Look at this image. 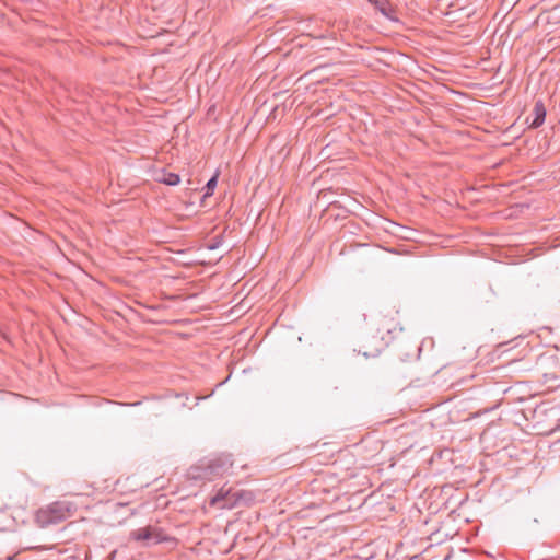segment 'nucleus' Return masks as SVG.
<instances>
[{
    "mask_svg": "<svg viewBox=\"0 0 560 560\" xmlns=\"http://www.w3.org/2000/svg\"><path fill=\"white\" fill-rule=\"evenodd\" d=\"M129 540L138 542L141 547H150L162 542L170 545L171 548L177 545L176 538L167 535L163 528L156 525H147L131 530Z\"/></svg>",
    "mask_w": 560,
    "mask_h": 560,
    "instance_id": "nucleus-1",
    "label": "nucleus"
},
{
    "mask_svg": "<svg viewBox=\"0 0 560 560\" xmlns=\"http://www.w3.org/2000/svg\"><path fill=\"white\" fill-rule=\"evenodd\" d=\"M73 505L66 501H56L39 509L35 514V521L39 527L45 528L66 521L73 514Z\"/></svg>",
    "mask_w": 560,
    "mask_h": 560,
    "instance_id": "nucleus-2",
    "label": "nucleus"
},
{
    "mask_svg": "<svg viewBox=\"0 0 560 560\" xmlns=\"http://www.w3.org/2000/svg\"><path fill=\"white\" fill-rule=\"evenodd\" d=\"M253 500L254 494L250 491L222 487L217 494L210 499L209 504L210 506L231 510L240 504H248Z\"/></svg>",
    "mask_w": 560,
    "mask_h": 560,
    "instance_id": "nucleus-3",
    "label": "nucleus"
},
{
    "mask_svg": "<svg viewBox=\"0 0 560 560\" xmlns=\"http://www.w3.org/2000/svg\"><path fill=\"white\" fill-rule=\"evenodd\" d=\"M231 464H226V462L222 459L210 460L205 465L197 466L190 470V475L192 478H200L212 480L217 476H221L228 471Z\"/></svg>",
    "mask_w": 560,
    "mask_h": 560,
    "instance_id": "nucleus-4",
    "label": "nucleus"
},
{
    "mask_svg": "<svg viewBox=\"0 0 560 560\" xmlns=\"http://www.w3.org/2000/svg\"><path fill=\"white\" fill-rule=\"evenodd\" d=\"M533 114L535 117H534V120L530 122V127L538 128L544 124L545 118H546V108L541 101H537L535 103Z\"/></svg>",
    "mask_w": 560,
    "mask_h": 560,
    "instance_id": "nucleus-5",
    "label": "nucleus"
},
{
    "mask_svg": "<svg viewBox=\"0 0 560 560\" xmlns=\"http://www.w3.org/2000/svg\"><path fill=\"white\" fill-rule=\"evenodd\" d=\"M384 16L394 20V8L388 0H369Z\"/></svg>",
    "mask_w": 560,
    "mask_h": 560,
    "instance_id": "nucleus-6",
    "label": "nucleus"
},
{
    "mask_svg": "<svg viewBox=\"0 0 560 560\" xmlns=\"http://www.w3.org/2000/svg\"><path fill=\"white\" fill-rule=\"evenodd\" d=\"M158 180L170 186H175L179 184L180 177L178 174L164 172Z\"/></svg>",
    "mask_w": 560,
    "mask_h": 560,
    "instance_id": "nucleus-7",
    "label": "nucleus"
},
{
    "mask_svg": "<svg viewBox=\"0 0 560 560\" xmlns=\"http://www.w3.org/2000/svg\"><path fill=\"white\" fill-rule=\"evenodd\" d=\"M217 186V176H213L212 178H210L207 183V188H208V191L209 190H212L214 187Z\"/></svg>",
    "mask_w": 560,
    "mask_h": 560,
    "instance_id": "nucleus-8",
    "label": "nucleus"
}]
</instances>
